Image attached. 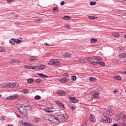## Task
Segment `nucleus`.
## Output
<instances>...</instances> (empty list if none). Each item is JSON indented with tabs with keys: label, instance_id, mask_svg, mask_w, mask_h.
Instances as JSON below:
<instances>
[{
	"label": "nucleus",
	"instance_id": "obj_1",
	"mask_svg": "<svg viewBox=\"0 0 126 126\" xmlns=\"http://www.w3.org/2000/svg\"><path fill=\"white\" fill-rule=\"evenodd\" d=\"M58 116V120L59 122H64V121H66L67 119H68V117H66L67 115H65L64 114H61L59 115Z\"/></svg>",
	"mask_w": 126,
	"mask_h": 126
},
{
	"label": "nucleus",
	"instance_id": "obj_2",
	"mask_svg": "<svg viewBox=\"0 0 126 126\" xmlns=\"http://www.w3.org/2000/svg\"><path fill=\"white\" fill-rule=\"evenodd\" d=\"M44 118L45 120H47L52 123L53 119H54V116L50 114H46L44 116Z\"/></svg>",
	"mask_w": 126,
	"mask_h": 126
},
{
	"label": "nucleus",
	"instance_id": "obj_3",
	"mask_svg": "<svg viewBox=\"0 0 126 126\" xmlns=\"http://www.w3.org/2000/svg\"><path fill=\"white\" fill-rule=\"evenodd\" d=\"M101 121L103 122V123H111L112 122V120L110 119V118H108L106 116H102L101 118Z\"/></svg>",
	"mask_w": 126,
	"mask_h": 126
},
{
	"label": "nucleus",
	"instance_id": "obj_4",
	"mask_svg": "<svg viewBox=\"0 0 126 126\" xmlns=\"http://www.w3.org/2000/svg\"><path fill=\"white\" fill-rule=\"evenodd\" d=\"M18 111L21 114H24V113H26V108L25 107H23V106L21 105L19 106Z\"/></svg>",
	"mask_w": 126,
	"mask_h": 126
},
{
	"label": "nucleus",
	"instance_id": "obj_5",
	"mask_svg": "<svg viewBox=\"0 0 126 126\" xmlns=\"http://www.w3.org/2000/svg\"><path fill=\"white\" fill-rule=\"evenodd\" d=\"M47 68V66L44 64H41L39 66V67H38L36 69L37 70H42V69H46Z\"/></svg>",
	"mask_w": 126,
	"mask_h": 126
},
{
	"label": "nucleus",
	"instance_id": "obj_6",
	"mask_svg": "<svg viewBox=\"0 0 126 126\" xmlns=\"http://www.w3.org/2000/svg\"><path fill=\"white\" fill-rule=\"evenodd\" d=\"M60 123V120H59V116H57V117H55L53 116V119H52V123L54 124H57V123Z\"/></svg>",
	"mask_w": 126,
	"mask_h": 126
},
{
	"label": "nucleus",
	"instance_id": "obj_7",
	"mask_svg": "<svg viewBox=\"0 0 126 126\" xmlns=\"http://www.w3.org/2000/svg\"><path fill=\"white\" fill-rule=\"evenodd\" d=\"M95 116L93 115H91L90 116V121L91 122H92L93 123H94L95 121Z\"/></svg>",
	"mask_w": 126,
	"mask_h": 126
},
{
	"label": "nucleus",
	"instance_id": "obj_8",
	"mask_svg": "<svg viewBox=\"0 0 126 126\" xmlns=\"http://www.w3.org/2000/svg\"><path fill=\"white\" fill-rule=\"evenodd\" d=\"M16 42V39L15 38H11L10 39L9 43L10 44H11L12 45H14L15 43Z\"/></svg>",
	"mask_w": 126,
	"mask_h": 126
},
{
	"label": "nucleus",
	"instance_id": "obj_9",
	"mask_svg": "<svg viewBox=\"0 0 126 126\" xmlns=\"http://www.w3.org/2000/svg\"><path fill=\"white\" fill-rule=\"evenodd\" d=\"M93 97L94 98H95L96 99H98L100 98V95H99V93H98V92H95L94 94Z\"/></svg>",
	"mask_w": 126,
	"mask_h": 126
},
{
	"label": "nucleus",
	"instance_id": "obj_10",
	"mask_svg": "<svg viewBox=\"0 0 126 126\" xmlns=\"http://www.w3.org/2000/svg\"><path fill=\"white\" fill-rule=\"evenodd\" d=\"M55 61L56 60H54V59H52L50 60V61L49 62L48 64L49 65H55Z\"/></svg>",
	"mask_w": 126,
	"mask_h": 126
},
{
	"label": "nucleus",
	"instance_id": "obj_11",
	"mask_svg": "<svg viewBox=\"0 0 126 126\" xmlns=\"http://www.w3.org/2000/svg\"><path fill=\"white\" fill-rule=\"evenodd\" d=\"M106 112L107 114H109V115H111V116H113V114H114V111L111 109H107Z\"/></svg>",
	"mask_w": 126,
	"mask_h": 126
},
{
	"label": "nucleus",
	"instance_id": "obj_12",
	"mask_svg": "<svg viewBox=\"0 0 126 126\" xmlns=\"http://www.w3.org/2000/svg\"><path fill=\"white\" fill-rule=\"evenodd\" d=\"M45 112H46V113H52L53 110L52 109H50L49 107H46L44 109Z\"/></svg>",
	"mask_w": 126,
	"mask_h": 126
},
{
	"label": "nucleus",
	"instance_id": "obj_13",
	"mask_svg": "<svg viewBox=\"0 0 126 126\" xmlns=\"http://www.w3.org/2000/svg\"><path fill=\"white\" fill-rule=\"evenodd\" d=\"M54 65L55 66H59V65H61V62L58 60H55Z\"/></svg>",
	"mask_w": 126,
	"mask_h": 126
},
{
	"label": "nucleus",
	"instance_id": "obj_14",
	"mask_svg": "<svg viewBox=\"0 0 126 126\" xmlns=\"http://www.w3.org/2000/svg\"><path fill=\"white\" fill-rule=\"evenodd\" d=\"M59 95L60 96H65V93L63 91H61L58 92Z\"/></svg>",
	"mask_w": 126,
	"mask_h": 126
},
{
	"label": "nucleus",
	"instance_id": "obj_15",
	"mask_svg": "<svg viewBox=\"0 0 126 126\" xmlns=\"http://www.w3.org/2000/svg\"><path fill=\"white\" fill-rule=\"evenodd\" d=\"M114 79H115V80H122V77H121V76H119L118 75H115L114 77Z\"/></svg>",
	"mask_w": 126,
	"mask_h": 126
},
{
	"label": "nucleus",
	"instance_id": "obj_16",
	"mask_svg": "<svg viewBox=\"0 0 126 126\" xmlns=\"http://www.w3.org/2000/svg\"><path fill=\"white\" fill-rule=\"evenodd\" d=\"M70 100L71 101H73V103H77V100H76V97H70Z\"/></svg>",
	"mask_w": 126,
	"mask_h": 126
},
{
	"label": "nucleus",
	"instance_id": "obj_17",
	"mask_svg": "<svg viewBox=\"0 0 126 126\" xmlns=\"http://www.w3.org/2000/svg\"><path fill=\"white\" fill-rule=\"evenodd\" d=\"M112 36H113V37H116V38H118L120 37V34L117 32H113L112 33Z\"/></svg>",
	"mask_w": 126,
	"mask_h": 126
},
{
	"label": "nucleus",
	"instance_id": "obj_18",
	"mask_svg": "<svg viewBox=\"0 0 126 126\" xmlns=\"http://www.w3.org/2000/svg\"><path fill=\"white\" fill-rule=\"evenodd\" d=\"M64 57H66L67 58H70L71 57V54L69 53H66L65 54H63Z\"/></svg>",
	"mask_w": 126,
	"mask_h": 126
},
{
	"label": "nucleus",
	"instance_id": "obj_19",
	"mask_svg": "<svg viewBox=\"0 0 126 126\" xmlns=\"http://www.w3.org/2000/svg\"><path fill=\"white\" fill-rule=\"evenodd\" d=\"M53 12H59V7H55L53 8Z\"/></svg>",
	"mask_w": 126,
	"mask_h": 126
},
{
	"label": "nucleus",
	"instance_id": "obj_20",
	"mask_svg": "<svg viewBox=\"0 0 126 126\" xmlns=\"http://www.w3.org/2000/svg\"><path fill=\"white\" fill-rule=\"evenodd\" d=\"M119 57L120 58H122V59H125V58H126V54L125 53H122L120 54Z\"/></svg>",
	"mask_w": 126,
	"mask_h": 126
},
{
	"label": "nucleus",
	"instance_id": "obj_21",
	"mask_svg": "<svg viewBox=\"0 0 126 126\" xmlns=\"http://www.w3.org/2000/svg\"><path fill=\"white\" fill-rule=\"evenodd\" d=\"M90 81H93V82H95L97 81V79L95 78L90 77L89 79Z\"/></svg>",
	"mask_w": 126,
	"mask_h": 126
},
{
	"label": "nucleus",
	"instance_id": "obj_22",
	"mask_svg": "<svg viewBox=\"0 0 126 126\" xmlns=\"http://www.w3.org/2000/svg\"><path fill=\"white\" fill-rule=\"evenodd\" d=\"M60 81L61 82H63V83H64L65 82H67V79H66V78H62V79H61Z\"/></svg>",
	"mask_w": 126,
	"mask_h": 126
},
{
	"label": "nucleus",
	"instance_id": "obj_23",
	"mask_svg": "<svg viewBox=\"0 0 126 126\" xmlns=\"http://www.w3.org/2000/svg\"><path fill=\"white\" fill-rule=\"evenodd\" d=\"M94 58H95V60H97L98 61H101L103 59L102 57L99 56H94Z\"/></svg>",
	"mask_w": 126,
	"mask_h": 126
},
{
	"label": "nucleus",
	"instance_id": "obj_24",
	"mask_svg": "<svg viewBox=\"0 0 126 126\" xmlns=\"http://www.w3.org/2000/svg\"><path fill=\"white\" fill-rule=\"evenodd\" d=\"M16 85H17V86H19V84L17 83H13L12 84V88H13V87H16Z\"/></svg>",
	"mask_w": 126,
	"mask_h": 126
},
{
	"label": "nucleus",
	"instance_id": "obj_25",
	"mask_svg": "<svg viewBox=\"0 0 126 126\" xmlns=\"http://www.w3.org/2000/svg\"><path fill=\"white\" fill-rule=\"evenodd\" d=\"M63 18L64 19V20H69L70 19V17L68 16H65L63 17Z\"/></svg>",
	"mask_w": 126,
	"mask_h": 126
},
{
	"label": "nucleus",
	"instance_id": "obj_26",
	"mask_svg": "<svg viewBox=\"0 0 126 126\" xmlns=\"http://www.w3.org/2000/svg\"><path fill=\"white\" fill-rule=\"evenodd\" d=\"M34 81H35L36 83H40V82H41L42 80L41 79L38 78L36 80H34Z\"/></svg>",
	"mask_w": 126,
	"mask_h": 126
},
{
	"label": "nucleus",
	"instance_id": "obj_27",
	"mask_svg": "<svg viewBox=\"0 0 126 126\" xmlns=\"http://www.w3.org/2000/svg\"><path fill=\"white\" fill-rule=\"evenodd\" d=\"M71 79L73 81H75V80H76V79H77L76 76H72L71 78Z\"/></svg>",
	"mask_w": 126,
	"mask_h": 126
},
{
	"label": "nucleus",
	"instance_id": "obj_28",
	"mask_svg": "<svg viewBox=\"0 0 126 126\" xmlns=\"http://www.w3.org/2000/svg\"><path fill=\"white\" fill-rule=\"evenodd\" d=\"M59 106L60 108H61V109H63V110H64V105H63V103H61V104H59Z\"/></svg>",
	"mask_w": 126,
	"mask_h": 126
},
{
	"label": "nucleus",
	"instance_id": "obj_29",
	"mask_svg": "<svg viewBox=\"0 0 126 126\" xmlns=\"http://www.w3.org/2000/svg\"><path fill=\"white\" fill-rule=\"evenodd\" d=\"M91 43H96L97 42V39L95 38H92L91 39Z\"/></svg>",
	"mask_w": 126,
	"mask_h": 126
},
{
	"label": "nucleus",
	"instance_id": "obj_30",
	"mask_svg": "<svg viewBox=\"0 0 126 126\" xmlns=\"http://www.w3.org/2000/svg\"><path fill=\"white\" fill-rule=\"evenodd\" d=\"M33 78H30L27 79V81L29 83H32L33 82Z\"/></svg>",
	"mask_w": 126,
	"mask_h": 126
},
{
	"label": "nucleus",
	"instance_id": "obj_31",
	"mask_svg": "<svg viewBox=\"0 0 126 126\" xmlns=\"http://www.w3.org/2000/svg\"><path fill=\"white\" fill-rule=\"evenodd\" d=\"M24 126H32V124H31L30 123H25Z\"/></svg>",
	"mask_w": 126,
	"mask_h": 126
},
{
	"label": "nucleus",
	"instance_id": "obj_32",
	"mask_svg": "<svg viewBox=\"0 0 126 126\" xmlns=\"http://www.w3.org/2000/svg\"><path fill=\"white\" fill-rule=\"evenodd\" d=\"M16 63V60H12L10 62V63H11L12 64H14Z\"/></svg>",
	"mask_w": 126,
	"mask_h": 126
},
{
	"label": "nucleus",
	"instance_id": "obj_33",
	"mask_svg": "<svg viewBox=\"0 0 126 126\" xmlns=\"http://www.w3.org/2000/svg\"><path fill=\"white\" fill-rule=\"evenodd\" d=\"M34 99L35 100H40L41 99V96H40V95H36L34 97Z\"/></svg>",
	"mask_w": 126,
	"mask_h": 126
},
{
	"label": "nucleus",
	"instance_id": "obj_34",
	"mask_svg": "<svg viewBox=\"0 0 126 126\" xmlns=\"http://www.w3.org/2000/svg\"><path fill=\"white\" fill-rule=\"evenodd\" d=\"M6 86L8 87H10V88H12V84L10 83H8L6 84Z\"/></svg>",
	"mask_w": 126,
	"mask_h": 126
},
{
	"label": "nucleus",
	"instance_id": "obj_35",
	"mask_svg": "<svg viewBox=\"0 0 126 126\" xmlns=\"http://www.w3.org/2000/svg\"><path fill=\"white\" fill-rule=\"evenodd\" d=\"M22 106L24 107V108H28L30 107V105L29 104H25L24 105H22Z\"/></svg>",
	"mask_w": 126,
	"mask_h": 126
},
{
	"label": "nucleus",
	"instance_id": "obj_36",
	"mask_svg": "<svg viewBox=\"0 0 126 126\" xmlns=\"http://www.w3.org/2000/svg\"><path fill=\"white\" fill-rule=\"evenodd\" d=\"M7 99H8V100H13V97H12V95H10L9 97H7Z\"/></svg>",
	"mask_w": 126,
	"mask_h": 126
},
{
	"label": "nucleus",
	"instance_id": "obj_37",
	"mask_svg": "<svg viewBox=\"0 0 126 126\" xmlns=\"http://www.w3.org/2000/svg\"><path fill=\"white\" fill-rule=\"evenodd\" d=\"M118 50H119V51H123V50H124V47L122 46H120V47H118L117 48Z\"/></svg>",
	"mask_w": 126,
	"mask_h": 126
},
{
	"label": "nucleus",
	"instance_id": "obj_38",
	"mask_svg": "<svg viewBox=\"0 0 126 126\" xmlns=\"http://www.w3.org/2000/svg\"><path fill=\"white\" fill-rule=\"evenodd\" d=\"M98 64H100V65L104 66V65H105V63H104L103 62H100L98 63Z\"/></svg>",
	"mask_w": 126,
	"mask_h": 126
},
{
	"label": "nucleus",
	"instance_id": "obj_39",
	"mask_svg": "<svg viewBox=\"0 0 126 126\" xmlns=\"http://www.w3.org/2000/svg\"><path fill=\"white\" fill-rule=\"evenodd\" d=\"M12 97H13V100L14 99H16V98L18 97V94H14L13 95H12Z\"/></svg>",
	"mask_w": 126,
	"mask_h": 126
},
{
	"label": "nucleus",
	"instance_id": "obj_40",
	"mask_svg": "<svg viewBox=\"0 0 126 126\" xmlns=\"http://www.w3.org/2000/svg\"><path fill=\"white\" fill-rule=\"evenodd\" d=\"M96 4V1H91L90 2L91 5H95Z\"/></svg>",
	"mask_w": 126,
	"mask_h": 126
},
{
	"label": "nucleus",
	"instance_id": "obj_41",
	"mask_svg": "<svg viewBox=\"0 0 126 126\" xmlns=\"http://www.w3.org/2000/svg\"><path fill=\"white\" fill-rule=\"evenodd\" d=\"M38 66H32V69H37Z\"/></svg>",
	"mask_w": 126,
	"mask_h": 126
},
{
	"label": "nucleus",
	"instance_id": "obj_42",
	"mask_svg": "<svg viewBox=\"0 0 126 126\" xmlns=\"http://www.w3.org/2000/svg\"><path fill=\"white\" fill-rule=\"evenodd\" d=\"M16 44H19L20 43H21V40H19V39H16Z\"/></svg>",
	"mask_w": 126,
	"mask_h": 126
},
{
	"label": "nucleus",
	"instance_id": "obj_43",
	"mask_svg": "<svg viewBox=\"0 0 126 126\" xmlns=\"http://www.w3.org/2000/svg\"><path fill=\"white\" fill-rule=\"evenodd\" d=\"M32 60H33V61H36V60L38 59L37 57L32 56Z\"/></svg>",
	"mask_w": 126,
	"mask_h": 126
},
{
	"label": "nucleus",
	"instance_id": "obj_44",
	"mask_svg": "<svg viewBox=\"0 0 126 126\" xmlns=\"http://www.w3.org/2000/svg\"><path fill=\"white\" fill-rule=\"evenodd\" d=\"M89 18L90 19H95V17L92 16H89Z\"/></svg>",
	"mask_w": 126,
	"mask_h": 126
},
{
	"label": "nucleus",
	"instance_id": "obj_45",
	"mask_svg": "<svg viewBox=\"0 0 126 126\" xmlns=\"http://www.w3.org/2000/svg\"><path fill=\"white\" fill-rule=\"evenodd\" d=\"M23 91H24V93H25V94H27V93H28V90L27 89L23 90Z\"/></svg>",
	"mask_w": 126,
	"mask_h": 126
},
{
	"label": "nucleus",
	"instance_id": "obj_46",
	"mask_svg": "<svg viewBox=\"0 0 126 126\" xmlns=\"http://www.w3.org/2000/svg\"><path fill=\"white\" fill-rule=\"evenodd\" d=\"M91 64H93V65H97V63H96L94 61H93V63H91Z\"/></svg>",
	"mask_w": 126,
	"mask_h": 126
},
{
	"label": "nucleus",
	"instance_id": "obj_47",
	"mask_svg": "<svg viewBox=\"0 0 126 126\" xmlns=\"http://www.w3.org/2000/svg\"><path fill=\"white\" fill-rule=\"evenodd\" d=\"M3 51H4L3 48H2V47H0V52L2 53Z\"/></svg>",
	"mask_w": 126,
	"mask_h": 126
},
{
	"label": "nucleus",
	"instance_id": "obj_48",
	"mask_svg": "<svg viewBox=\"0 0 126 126\" xmlns=\"http://www.w3.org/2000/svg\"><path fill=\"white\" fill-rule=\"evenodd\" d=\"M7 2L9 3V2H13V0H7Z\"/></svg>",
	"mask_w": 126,
	"mask_h": 126
},
{
	"label": "nucleus",
	"instance_id": "obj_49",
	"mask_svg": "<svg viewBox=\"0 0 126 126\" xmlns=\"http://www.w3.org/2000/svg\"><path fill=\"white\" fill-rule=\"evenodd\" d=\"M0 120L1 121H4V120H5V118L4 117V116L1 117Z\"/></svg>",
	"mask_w": 126,
	"mask_h": 126
},
{
	"label": "nucleus",
	"instance_id": "obj_50",
	"mask_svg": "<svg viewBox=\"0 0 126 126\" xmlns=\"http://www.w3.org/2000/svg\"><path fill=\"white\" fill-rule=\"evenodd\" d=\"M64 3H65V2H64V1H61V4L62 5H63V4H64Z\"/></svg>",
	"mask_w": 126,
	"mask_h": 126
},
{
	"label": "nucleus",
	"instance_id": "obj_51",
	"mask_svg": "<svg viewBox=\"0 0 126 126\" xmlns=\"http://www.w3.org/2000/svg\"><path fill=\"white\" fill-rule=\"evenodd\" d=\"M42 78H48V75L43 74V76Z\"/></svg>",
	"mask_w": 126,
	"mask_h": 126
},
{
	"label": "nucleus",
	"instance_id": "obj_52",
	"mask_svg": "<svg viewBox=\"0 0 126 126\" xmlns=\"http://www.w3.org/2000/svg\"><path fill=\"white\" fill-rule=\"evenodd\" d=\"M56 104H57V105L59 106V105L62 104V102H60V101H57Z\"/></svg>",
	"mask_w": 126,
	"mask_h": 126
},
{
	"label": "nucleus",
	"instance_id": "obj_53",
	"mask_svg": "<svg viewBox=\"0 0 126 126\" xmlns=\"http://www.w3.org/2000/svg\"><path fill=\"white\" fill-rule=\"evenodd\" d=\"M38 75H39V76H40L41 77H43L44 74H41V73H38Z\"/></svg>",
	"mask_w": 126,
	"mask_h": 126
},
{
	"label": "nucleus",
	"instance_id": "obj_54",
	"mask_svg": "<svg viewBox=\"0 0 126 126\" xmlns=\"http://www.w3.org/2000/svg\"><path fill=\"white\" fill-rule=\"evenodd\" d=\"M29 60L31 62H34V60H33V59L32 58V57L30 58Z\"/></svg>",
	"mask_w": 126,
	"mask_h": 126
},
{
	"label": "nucleus",
	"instance_id": "obj_55",
	"mask_svg": "<svg viewBox=\"0 0 126 126\" xmlns=\"http://www.w3.org/2000/svg\"><path fill=\"white\" fill-rule=\"evenodd\" d=\"M64 76H68V73H64Z\"/></svg>",
	"mask_w": 126,
	"mask_h": 126
},
{
	"label": "nucleus",
	"instance_id": "obj_56",
	"mask_svg": "<svg viewBox=\"0 0 126 126\" xmlns=\"http://www.w3.org/2000/svg\"><path fill=\"white\" fill-rule=\"evenodd\" d=\"M44 45H45V46H50V44H48V43H45Z\"/></svg>",
	"mask_w": 126,
	"mask_h": 126
},
{
	"label": "nucleus",
	"instance_id": "obj_57",
	"mask_svg": "<svg viewBox=\"0 0 126 126\" xmlns=\"http://www.w3.org/2000/svg\"><path fill=\"white\" fill-rule=\"evenodd\" d=\"M71 109H72L73 110H75V107H73V106H72V107H71Z\"/></svg>",
	"mask_w": 126,
	"mask_h": 126
},
{
	"label": "nucleus",
	"instance_id": "obj_58",
	"mask_svg": "<svg viewBox=\"0 0 126 126\" xmlns=\"http://www.w3.org/2000/svg\"><path fill=\"white\" fill-rule=\"evenodd\" d=\"M112 126H118V124H114Z\"/></svg>",
	"mask_w": 126,
	"mask_h": 126
},
{
	"label": "nucleus",
	"instance_id": "obj_59",
	"mask_svg": "<svg viewBox=\"0 0 126 126\" xmlns=\"http://www.w3.org/2000/svg\"><path fill=\"white\" fill-rule=\"evenodd\" d=\"M29 69H32V66H30L29 67Z\"/></svg>",
	"mask_w": 126,
	"mask_h": 126
},
{
	"label": "nucleus",
	"instance_id": "obj_60",
	"mask_svg": "<svg viewBox=\"0 0 126 126\" xmlns=\"http://www.w3.org/2000/svg\"><path fill=\"white\" fill-rule=\"evenodd\" d=\"M67 28H70V25H67Z\"/></svg>",
	"mask_w": 126,
	"mask_h": 126
},
{
	"label": "nucleus",
	"instance_id": "obj_61",
	"mask_svg": "<svg viewBox=\"0 0 126 126\" xmlns=\"http://www.w3.org/2000/svg\"><path fill=\"white\" fill-rule=\"evenodd\" d=\"M124 118L126 119V114L123 115Z\"/></svg>",
	"mask_w": 126,
	"mask_h": 126
},
{
	"label": "nucleus",
	"instance_id": "obj_62",
	"mask_svg": "<svg viewBox=\"0 0 126 126\" xmlns=\"http://www.w3.org/2000/svg\"><path fill=\"white\" fill-rule=\"evenodd\" d=\"M114 93H118V91L115 90V91H114Z\"/></svg>",
	"mask_w": 126,
	"mask_h": 126
},
{
	"label": "nucleus",
	"instance_id": "obj_63",
	"mask_svg": "<svg viewBox=\"0 0 126 126\" xmlns=\"http://www.w3.org/2000/svg\"><path fill=\"white\" fill-rule=\"evenodd\" d=\"M123 74L124 73V74H126V71H124V72H123Z\"/></svg>",
	"mask_w": 126,
	"mask_h": 126
},
{
	"label": "nucleus",
	"instance_id": "obj_64",
	"mask_svg": "<svg viewBox=\"0 0 126 126\" xmlns=\"http://www.w3.org/2000/svg\"><path fill=\"white\" fill-rule=\"evenodd\" d=\"M25 67L26 68H27V67H28V65H25Z\"/></svg>",
	"mask_w": 126,
	"mask_h": 126
}]
</instances>
